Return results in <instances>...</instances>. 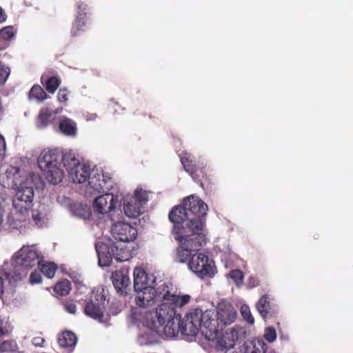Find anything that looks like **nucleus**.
<instances>
[{
  "label": "nucleus",
  "instance_id": "obj_1",
  "mask_svg": "<svg viewBox=\"0 0 353 353\" xmlns=\"http://www.w3.org/2000/svg\"><path fill=\"white\" fill-rule=\"evenodd\" d=\"M214 312L212 310L203 311L196 307L190 309L184 319H181L179 316V332L186 336H196L199 330L205 334L209 340L216 332L214 316Z\"/></svg>",
  "mask_w": 353,
  "mask_h": 353
},
{
  "label": "nucleus",
  "instance_id": "obj_2",
  "mask_svg": "<svg viewBox=\"0 0 353 353\" xmlns=\"http://www.w3.org/2000/svg\"><path fill=\"white\" fill-rule=\"evenodd\" d=\"M171 301H163L156 309L152 319L151 329L158 334L167 337H174L179 333V314L176 307H182Z\"/></svg>",
  "mask_w": 353,
  "mask_h": 353
},
{
  "label": "nucleus",
  "instance_id": "obj_3",
  "mask_svg": "<svg viewBox=\"0 0 353 353\" xmlns=\"http://www.w3.org/2000/svg\"><path fill=\"white\" fill-rule=\"evenodd\" d=\"M137 292L136 303L139 307H147L153 305L158 301H171L179 306L187 305L191 296L189 294H177L171 292L168 285H163L157 290L148 285L143 290H135Z\"/></svg>",
  "mask_w": 353,
  "mask_h": 353
},
{
  "label": "nucleus",
  "instance_id": "obj_4",
  "mask_svg": "<svg viewBox=\"0 0 353 353\" xmlns=\"http://www.w3.org/2000/svg\"><path fill=\"white\" fill-rule=\"evenodd\" d=\"M40 265V254L31 246H23L14 256L13 270L6 272V279L12 284L26 277L29 270Z\"/></svg>",
  "mask_w": 353,
  "mask_h": 353
},
{
  "label": "nucleus",
  "instance_id": "obj_5",
  "mask_svg": "<svg viewBox=\"0 0 353 353\" xmlns=\"http://www.w3.org/2000/svg\"><path fill=\"white\" fill-rule=\"evenodd\" d=\"M175 239L180 246L176 249L175 261L178 263H185L189 261L192 252L198 251L206 243L205 233L188 232L184 230L176 229Z\"/></svg>",
  "mask_w": 353,
  "mask_h": 353
},
{
  "label": "nucleus",
  "instance_id": "obj_6",
  "mask_svg": "<svg viewBox=\"0 0 353 353\" xmlns=\"http://www.w3.org/2000/svg\"><path fill=\"white\" fill-rule=\"evenodd\" d=\"M188 213L189 219L185 222L181 230L191 232L205 233L204 226L208 205L200 199L194 196H190L183 201Z\"/></svg>",
  "mask_w": 353,
  "mask_h": 353
},
{
  "label": "nucleus",
  "instance_id": "obj_7",
  "mask_svg": "<svg viewBox=\"0 0 353 353\" xmlns=\"http://www.w3.org/2000/svg\"><path fill=\"white\" fill-rule=\"evenodd\" d=\"M61 152L57 150H43L38 159L39 168L43 172L46 180L51 184L61 183L64 177L61 168Z\"/></svg>",
  "mask_w": 353,
  "mask_h": 353
},
{
  "label": "nucleus",
  "instance_id": "obj_8",
  "mask_svg": "<svg viewBox=\"0 0 353 353\" xmlns=\"http://www.w3.org/2000/svg\"><path fill=\"white\" fill-rule=\"evenodd\" d=\"M121 201L119 196L106 193L97 197L93 203V209L99 214H108L112 222H114V215L120 214Z\"/></svg>",
  "mask_w": 353,
  "mask_h": 353
},
{
  "label": "nucleus",
  "instance_id": "obj_9",
  "mask_svg": "<svg viewBox=\"0 0 353 353\" xmlns=\"http://www.w3.org/2000/svg\"><path fill=\"white\" fill-rule=\"evenodd\" d=\"M33 197L34 190L31 187H22L17 190L13 200L17 221L19 222L26 221Z\"/></svg>",
  "mask_w": 353,
  "mask_h": 353
},
{
  "label": "nucleus",
  "instance_id": "obj_10",
  "mask_svg": "<svg viewBox=\"0 0 353 353\" xmlns=\"http://www.w3.org/2000/svg\"><path fill=\"white\" fill-rule=\"evenodd\" d=\"M188 267L201 278L205 276L212 277L214 275V262L203 253L192 255L189 261Z\"/></svg>",
  "mask_w": 353,
  "mask_h": 353
},
{
  "label": "nucleus",
  "instance_id": "obj_11",
  "mask_svg": "<svg viewBox=\"0 0 353 353\" xmlns=\"http://www.w3.org/2000/svg\"><path fill=\"white\" fill-rule=\"evenodd\" d=\"M236 311L234 307L225 301L221 302L216 307V318L214 319V326L216 332L213 333L211 339L216 336L219 330H222L223 327L232 323L236 318Z\"/></svg>",
  "mask_w": 353,
  "mask_h": 353
},
{
  "label": "nucleus",
  "instance_id": "obj_12",
  "mask_svg": "<svg viewBox=\"0 0 353 353\" xmlns=\"http://www.w3.org/2000/svg\"><path fill=\"white\" fill-rule=\"evenodd\" d=\"M181 162L185 170L190 173L193 179H195V176L198 177L201 176L199 181L202 187H203L205 183H211L212 182L213 175L210 173L211 171L209 170V168H207L205 165L201 169H198L196 164L191 159L190 154H182L181 156Z\"/></svg>",
  "mask_w": 353,
  "mask_h": 353
},
{
  "label": "nucleus",
  "instance_id": "obj_13",
  "mask_svg": "<svg viewBox=\"0 0 353 353\" xmlns=\"http://www.w3.org/2000/svg\"><path fill=\"white\" fill-rule=\"evenodd\" d=\"M95 248L100 266L110 265L112 259L118 261L127 260V258H125L119 254V248L114 244L108 245L104 243H98L96 244Z\"/></svg>",
  "mask_w": 353,
  "mask_h": 353
},
{
  "label": "nucleus",
  "instance_id": "obj_14",
  "mask_svg": "<svg viewBox=\"0 0 353 353\" xmlns=\"http://www.w3.org/2000/svg\"><path fill=\"white\" fill-rule=\"evenodd\" d=\"M111 232L115 239L123 242L133 241L137 236V229L123 221L114 223L111 228Z\"/></svg>",
  "mask_w": 353,
  "mask_h": 353
},
{
  "label": "nucleus",
  "instance_id": "obj_15",
  "mask_svg": "<svg viewBox=\"0 0 353 353\" xmlns=\"http://www.w3.org/2000/svg\"><path fill=\"white\" fill-rule=\"evenodd\" d=\"M256 307L263 319L275 317L279 313L278 305L270 295H263L256 303Z\"/></svg>",
  "mask_w": 353,
  "mask_h": 353
},
{
  "label": "nucleus",
  "instance_id": "obj_16",
  "mask_svg": "<svg viewBox=\"0 0 353 353\" xmlns=\"http://www.w3.org/2000/svg\"><path fill=\"white\" fill-rule=\"evenodd\" d=\"M105 305L101 303L94 301L92 298H90L83 307L85 314L99 323H106L108 318L105 319Z\"/></svg>",
  "mask_w": 353,
  "mask_h": 353
},
{
  "label": "nucleus",
  "instance_id": "obj_17",
  "mask_svg": "<svg viewBox=\"0 0 353 353\" xmlns=\"http://www.w3.org/2000/svg\"><path fill=\"white\" fill-rule=\"evenodd\" d=\"M169 219L171 222L174 223L173 234H176V229L183 228L185 222L189 219L188 213L185 208L184 204L174 206L168 215Z\"/></svg>",
  "mask_w": 353,
  "mask_h": 353
},
{
  "label": "nucleus",
  "instance_id": "obj_18",
  "mask_svg": "<svg viewBox=\"0 0 353 353\" xmlns=\"http://www.w3.org/2000/svg\"><path fill=\"white\" fill-rule=\"evenodd\" d=\"M239 339L238 331L234 328L226 330L221 336L217 338L216 348L223 351L225 349L232 348Z\"/></svg>",
  "mask_w": 353,
  "mask_h": 353
},
{
  "label": "nucleus",
  "instance_id": "obj_19",
  "mask_svg": "<svg viewBox=\"0 0 353 353\" xmlns=\"http://www.w3.org/2000/svg\"><path fill=\"white\" fill-rule=\"evenodd\" d=\"M112 277L113 285L117 292L121 295H127L130 285V279L127 273L123 271L115 272Z\"/></svg>",
  "mask_w": 353,
  "mask_h": 353
},
{
  "label": "nucleus",
  "instance_id": "obj_20",
  "mask_svg": "<svg viewBox=\"0 0 353 353\" xmlns=\"http://www.w3.org/2000/svg\"><path fill=\"white\" fill-rule=\"evenodd\" d=\"M68 172L74 183H83L90 176V168L89 165L80 163L73 168H70Z\"/></svg>",
  "mask_w": 353,
  "mask_h": 353
},
{
  "label": "nucleus",
  "instance_id": "obj_21",
  "mask_svg": "<svg viewBox=\"0 0 353 353\" xmlns=\"http://www.w3.org/2000/svg\"><path fill=\"white\" fill-rule=\"evenodd\" d=\"M62 110V108L57 109L53 111L48 108H43L39 110V114L37 119V125L39 128H43L48 126L50 123L51 117L59 113Z\"/></svg>",
  "mask_w": 353,
  "mask_h": 353
},
{
  "label": "nucleus",
  "instance_id": "obj_22",
  "mask_svg": "<svg viewBox=\"0 0 353 353\" xmlns=\"http://www.w3.org/2000/svg\"><path fill=\"white\" fill-rule=\"evenodd\" d=\"M134 288L135 290H143L145 287L150 285L148 283V276L141 268L134 270Z\"/></svg>",
  "mask_w": 353,
  "mask_h": 353
},
{
  "label": "nucleus",
  "instance_id": "obj_23",
  "mask_svg": "<svg viewBox=\"0 0 353 353\" xmlns=\"http://www.w3.org/2000/svg\"><path fill=\"white\" fill-rule=\"evenodd\" d=\"M86 16L87 13H79L77 15L70 31L72 37H78L85 30Z\"/></svg>",
  "mask_w": 353,
  "mask_h": 353
},
{
  "label": "nucleus",
  "instance_id": "obj_24",
  "mask_svg": "<svg viewBox=\"0 0 353 353\" xmlns=\"http://www.w3.org/2000/svg\"><path fill=\"white\" fill-rule=\"evenodd\" d=\"M77 342V337L71 331H65L58 338L59 345L64 348H73Z\"/></svg>",
  "mask_w": 353,
  "mask_h": 353
},
{
  "label": "nucleus",
  "instance_id": "obj_25",
  "mask_svg": "<svg viewBox=\"0 0 353 353\" xmlns=\"http://www.w3.org/2000/svg\"><path fill=\"white\" fill-rule=\"evenodd\" d=\"M48 98H50V96L38 84H34L28 92V99L30 101L35 100L38 103H43Z\"/></svg>",
  "mask_w": 353,
  "mask_h": 353
},
{
  "label": "nucleus",
  "instance_id": "obj_26",
  "mask_svg": "<svg viewBox=\"0 0 353 353\" xmlns=\"http://www.w3.org/2000/svg\"><path fill=\"white\" fill-rule=\"evenodd\" d=\"M123 210L125 214L130 218H137L143 212L141 204L136 202L132 198L126 203H124Z\"/></svg>",
  "mask_w": 353,
  "mask_h": 353
},
{
  "label": "nucleus",
  "instance_id": "obj_27",
  "mask_svg": "<svg viewBox=\"0 0 353 353\" xmlns=\"http://www.w3.org/2000/svg\"><path fill=\"white\" fill-rule=\"evenodd\" d=\"M16 30L12 26H6L0 30V50H4L8 46L7 42L14 39Z\"/></svg>",
  "mask_w": 353,
  "mask_h": 353
},
{
  "label": "nucleus",
  "instance_id": "obj_28",
  "mask_svg": "<svg viewBox=\"0 0 353 353\" xmlns=\"http://www.w3.org/2000/svg\"><path fill=\"white\" fill-rule=\"evenodd\" d=\"M59 129L65 135H74L77 131L76 123L70 119L65 118L61 120Z\"/></svg>",
  "mask_w": 353,
  "mask_h": 353
},
{
  "label": "nucleus",
  "instance_id": "obj_29",
  "mask_svg": "<svg viewBox=\"0 0 353 353\" xmlns=\"http://www.w3.org/2000/svg\"><path fill=\"white\" fill-rule=\"evenodd\" d=\"M41 83L49 93L54 94L59 87L61 79L59 77L52 76L48 78L45 83H43V77L42 76Z\"/></svg>",
  "mask_w": 353,
  "mask_h": 353
},
{
  "label": "nucleus",
  "instance_id": "obj_30",
  "mask_svg": "<svg viewBox=\"0 0 353 353\" xmlns=\"http://www.w3.org/2000/svg\"><path fill=\"white\" fill-rule=\"evenodd\" d=\"M71 290V283L68 279H63L58 282L54 287V292L58 296H64Z\"/></svg>",
  "mask_w": 353,
  "mask_h": 353
},
{
  "label": "nucleus",
  "instance_id": "obj_31",
  "mask_svg": "<svg viewBox=\"0 0 353 353\" xmlns=\"http://www.w3.org/2000/svg\"><path fill=\"white\" fill-rule=\"evenodd\" d=\"M61 164L63 163L68 172L70 168H73V167L80 163L79 160L75 158L74 154L71 152L65 153L64 154L61 153Z\"/></svg>",
  "mask_w": 353,
  "mask_h": 353
},
{
  "label": "nucleus",
  "instance_id": "obj_32",
  "mask_svg": "<svg viewBox=\"0 0 353 353\" xmlns=\"http://www.w3.org/2000/svg\"><path fill=\"white\" fill-rule=\"evenodd\" d=\"M88 183L90 188L93 189L94 191L97 192H104V185H103L102 179L99 174L93 175L88 178Z\"/></svg>",
  "mask_w": 353,
  "mask_h": 353
},
{
  "label": "nucleus",
  "instance_id": "obj_33",
  "mask_svg": "<svg viewBox=\"0 0 353 353\" xmlns=\"http://www.w3.org/2000/svg\"><path fill=\"white\" fill-rule=\"evenodd\" d=\"M250 344V353H265L267 350V345L261 339H254Z\"/></svg>",
  "mask_w": 353,
  "mask_h": 353
},
{
  "label": "nucleus",
  "instance_id": "obj_34",
  "mask_svg": "<svg viewBox=\"0 0 353 353\" xmlns=\"http://www.w3.org/2000/svg\"><path fill=\"white\" fill-rule=\"evenodd\" d=\"M40 271L48 278H52L57 270V266L54 263H48L46 264L38 265Z\"/></svg>",
  "mask_w": 353,
  "mask_h": 353
},
{
  "label": "nucleus",
  "instance_id": "obj_35",
  "mask_svg": "<svg viewBox=\"0 0 353 353\" xmlns=\"http://www.w3.org/2000/svg\"><path fill=\"white\" fill-rule=\"evenodd\" d=\"M17 350V343L14 340H6L0 343L1 352H14Z\"/></svg>",
  "mask_w": 353,
  "mask_h": 353
},
{
  "label": "nucleus",
  "instance_id": "obj_36",
  "mask_svg": "<svg viewBox=\"0 0 353 353\" xmlns=\"http://www.w3.org/2000/svg\"><path fill=\"white\" fill-rule=\"evenodd\" d=\"M132 199L138 203L141 204V207L143 208V205H145L148 201V193L146 191L141 189L137 190L134 192V196Z\"/></svg>",
  "mask_w": 353,
  "mask_h": 353
},
{
  "label": "nucleus",
  "instance_id": "obj_37",
  "mask_svg": "<svg viewBox=\"0 0 353 353\" xmlns=\"http://www.w3.org/2000/svg\"><path fill=\"white\" fill-rule=\"evenodd\" d=\"M241 314L243 319L246 321L249 324L253 325L254 323V319L248 305H243L241 306Z\"/></svg>",
  "mask_w": 353,
  "mask_h": 353
},
{
  "label": "nucleus",
  "instance_id": "obj_38",
  "mask_svg": "<svg viewBox=\"0 0 353 353\" xmlns=\"http://www.w3.org/2000/svg\"><path fill=\"white\" fill-rule=\"evenodd\" d=\"M230 276L237 285H240L243 283V273L240 270H231Z\"/></svg>",
  "mask_w": 353,
  "mask_h": 353
},
{
  "label": "nucleus",
  "instance_id": "obj_39",
  "mask_svg": "<svg viewBox=\"0 0 353 353\" xmlns=\"http://www.w3.org/2000/svg\"><path fill=\"white\" fill-rule=\"evenodd\" d=\"M90 298H92L94 301L101 303L102 305H105V296L103 289L93 290Z\"/></svg>",
  "mask_w": 353,
  "mask_h": 353
},
{
  "label": "nucleus",
  "instance_id": "obj_40",
  "mask_svg": "<svg viewBox=\"0 0 353 353\" xmlns=\"http://www.w3.org/2000/svg\"><path fill=\"white\" fill-rule=\"evenodd\" d=\"M102 183L104 185V190H110L113 187V181L111 174L103 172L102 174Z\"/></svg>",
  "mask_w": 353,
  "mask_h": 353
},
{
  "label": "nucleus",
  "instance_id": "obj_41",
  "mask_svg": "<svg viewBox=\"0 0 353 353\" xmlns=\"http://www.w3.org/2000/svg\"><path fill=\"white\" fill-rule=\"evenodd\" d=\"M265 339L268 342H273L276 339V332L274 327H268L265 330V334H264Z\"/></svg>",
  "mask_w": 353,
  "mask_h": 353
},
{
  "label": "nucleus",
  "instance_id": "obj_42",
  "mask_svg": "<svg viewBox=\"0 0 353 353\" xmlns=\"http://www.w3.org/2000/svg\"><path fill=\"white\" fill-rule=\"evenodd\" d=\"M10 74V69L3 64L0 63V83H3L6 81Z\"/></svg>",
  "mask_w": 353,
  "mask_h": 353
},
{
  "label": "nucleus",
  "instance_id": "obj_43",
  "mask_svg": "<svg viewBox=\"0 0 353 353\" xmlns=\"http://www.w3.org/2000/svg\"><path fill=\"white\" fill-rule=\"evenodd\" d=\"M69 91L66 88H61L57 93V100L60 103H66L68 100Z\"/></svg>",
  "mask_w": 353,
  "mask_h": 353
},
{
  "label": "nucleus",
  "instance_id": "obj_44",
  "mask_svg": "<svg viewBox=\"0 0 353 353\" xmlns=\"http://www.w3.org/2000/svg\"><path fill=\"white\" fill-rule=\"evenodd\" d=\"M41 276L39 272H33L30 276V281L32 284L39 283L41 282Z\"/></svg>",
  "mask_w": 353,
  "mask_h": 353
},
{
  "label": "nucleus",
  "instance_id": "obj_45",
  "mask_svg": "<svg viewBox=\"0 0 353 353\" xmlns=\"http://www.w3.org/2000/svg\"><path fill=\"white\" fill-rule=\"evenodd\" d=\"M64 309L70 314H75L77 307L76 305L72 302H66L63 304Z\"/></svg>",
  "mask_w": 353,
  "mask_h": 353
},
{
  "label": "nucleus",
  "instance_id": "obj_46",
  "mask_svg": "<svg viewBox=\"0 0 353 353\" xmlns=\"http://www.w3.org/2000/svg\"><path fill=\"white\" fill-rule=\"evenodd\" d=\"M7 323L3 318L0 317V336L8 333Z\"/></svg>",
  "mask_w": 353,
  "mask_h": 353
},
{
  "label": "nucleus",
  "instance_id": "obj_47",
  "mask_svg": "<svg viewBox=\"0 0 353 353\" xmlns=\"http://www.w3.org/2000/svg\"><path fill=\"white\" fill-rule=\"evenodd\" d=\"M77 14L79 13H86L88 5L83 1H78L77 3Z\"/></svg>",
  "mask_w": 353,
  "mask_h": 353
},
{
  "label": "nucleus",
  "instance_id": "obj_48",
  "mask_svg": "<svg viewBox=\"0 0 353 353\" xmlns=\"http://www.w3.org/2000/svg\"><path fill=\"white\" fill-rule=\"evenodd\" d=\"M4 269L0 268V295L3 293V279L2 277V275H5L6 277V274Z\"/></svg>",
  "mask_w": 353,
  "mask_h": 353
},
{
  "label": "nucleus",
  "instance_id": "obj_49",
  "mask_svg": "<svg viewBox=\"0 0 353 353\" xmlns=\"http://www.w3.org/2000/svg\"><path fill=\"white\" fill-rule=\"evenodd\" d=\"M45 340L41 337H35L33 339L32 343L35 346L43 347Z\"/></svg>",
  "mask_w": 353,
  "mask_h": 353
},
{
  "label": "nucleus",
  "instance_id": "obj_50",
  "mask_svg": "<svg viewBox=\"0 0 353 353\" xmlns=\"http://www.w3.org/2000/svg\"><path fill=\"white\" fill-rule=\"evenodd\" d=\"M32 219L35 221V223L38 224L41 220V217L39 212L34 211L32 213Z\"/></svg>",
  "mask_w": 353,
  "mask_h": 353
},
{
  "label": "nucleus",
  "instance_id": "obj_51",
  "mask_svg": "<svg viewBox=\"0 0 353 353\" xmlns=\"http://www.w3.org/2000/svg\"><path fill=\"white\" fill-rule=\"evenodd\" d=\"M6 19H7V14L3 11L2 8L0 6V23H2L4 21H6Z\"/></svg>",
  "mask_w": 353,
  "mask_h": 353
},
{
  "label": "nucleus",
  "instance_id": "obj_52",
  "mask_svg": "<svg viewBox=\"0 0 353 353\" xmlns=\"http://www.w3.org/2000/svg\"><path fill=\"white\" fill-rule=\"evenodd\" d=\"M6 141L4 137L0 134V151H4L6 150Z\"/></svg>",
  "mask_w": 353,
  "mask_h": 353
},
{
  "label": "nucleus",
  "instance_id": "obj_53",
  "mask_svg": "<svg viewBox=\"0 0 353 353\" xmlns=\"http://www.w3.org/2000/svg\"><path fill=\"white\" fill-rule=\"evenodd\" d=\"M3 212H4L3 208V206L0 204V225H1L2 224V223H3Z\"/></svg>",
  "mask_w": 353,
  "mask_h": 353
},
{
  "label": "nucleus",
  "instance_id": "obj_54",
  "mask_svg": "<svg viewBox=\"0 0 353 353\" xmlns=\"http://www.w3.org/2000/svg\"><path fill=\"white\" fill-rule=\"evenodd\" d=\"M3 103H2V100L0 98V116L3 114Z\"/></svg>",
  "mask_w": 353,
  "mask_h": 353
},
{
  "label": "nucleus",
  "instance_id": "obj_55",
  "mask_svg": "<svg viewBox=\"0 0 353 353\" xmlns=\"http://www.w3.org/2000/svg\"><path fill=\"white\" fill-rule=\"evenodd\" d=\"M225 353H235L234 352H226Z\"/></svg>",
  "mask_w": 353,
  "mask_h": 353
}]
</instances>
